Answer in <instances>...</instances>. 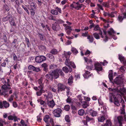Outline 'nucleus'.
<instances>
[{
  "label": "nucleus",
  "mask_w": 126,
  "mask_h": 126,
  "mask_svg": "<svg viewBox=\"0 0 126 126\" xmlns=\"http://www.w3.org/2000/svg\"><path fill=\"white\" fill-rule=\"evenodd\" d=\"M119 91L121 94H126V90L125 88H122L120 89Z\"/></svg>",
  "instance_id": "obj_40"
},
{
  "label": "nucleus",
  "mask_w": 126,
  "mask_h": 126,
  "mask_svg": "<svg viewBox=\"0 0 126 126\" xmlns=\"http://www.w3.org/2000/svg\"><path fill=\"white\" fill-rule=\"evenodd\" d=\"M100 63L101 64H102L103 65H107L108 63L107 61L104 60L103 62H101Z\"/></svg>",
  "instance_id": "obj_64"
},
{
  "label": "nucleus",
  "mask_w": 126,
  "mask_h": 126,
  "mask_svg": "<svg viewBox=\"0 0 126 126\" xmlns=\"http://www.w3.org/2000/svg\"><path fill=\"white\" fill-rule=\"evenodd\" d=\"M44 97L46 101L50 100L53 97V95L51 92L46 91V93L44 94Z\"/></svg>",
  "instance_id": "obj_4"
},
{
  "label": "nucleus",
  "mask_w": 126,
  "mask_h": 126,
  "mask_svg": "<svg viewBox=\"0 0 126 126\" xmlns=\"http://www.w3.org/2000/svg\"><path fill=\"white\" fill-rule=\"evenodd\" d=\"M36 94L38 96H41L42 94L41 90L40 89L39 91L37 92Z\"/></svg>",
  "instance_id": "obj_62"
},
{
  "label": "nucleus",
  "mask_w": 126,
  "mask_h": 126,
  "mask_svg": "<svg viewBox=\"0 0 126 126\" xmlns=\"http://www.w3.org/2000/svg\"><path fill=\"white\" fill-rule=\"evenodd\" d=\"M10 24L11 25L13 26H16V24L15 23V22L13 18L9 20Z\"/></svg>",
  "instance_id": "obj_39"
},
{
  "label": "nucleus",
  "mask_w": 126,
  "mask_h": 126,
  "mask_svg": "<svg viewBox=\"0 0 126 126\" xmlns=\"http://www.w3.org/2000/svg\"><path fill=\"white\" fill-rule=\"evenodd\" d=\"M8 119L9 120H14V122H16L18 120H19L20 119L19 118H17V117L14 116H13L11 115L9 116L8 117Z\"/></svg>",
  "instance_id": "obj_15"
},
{
  "label": "nucleus",
  "mask_w": 126,
  "mask_h": 126,
  "mask_svg": "<svg viewBox=\"0 0 126 126\" xmlns=\"http://www.w3.org/2000/svg\"><path fill=\"white\" fill-rule=\"evenodd\" d=\"M72 62L70 61L69 58L66 59L65 62V63L66 66L69 67L70 64Z\"/></svg>",
  "instance_id": "obj_30"
},
{
  "label": "nucleus",
  "mask_w": 126,
  "mask_h": 126,
  "mask_svg": "<svg viewBox=\"0 0 126 126\" xmlns=\"http://www.w3.org/2000/svg\"><path fill=\"white\" fill-rule=\"evenodd\" d=\"M71 54V53L70 51L66 52L64 51V53L63 55V57L66 59L70 57V55Z\"/></svg>",
  "instance_id": "obj_17"
},
{
  "label": "nucleus",
  "mask_w": 126,
  "mask_h": 126,
  "mask_svg": "<svg viewBox=\"0 0 126 126\" xmlns=\"http://www.w3.org/2000/svg\"><path fill=\"white\" fill-rule=\"evenodd\" d=\"M58 52L57 50L55 49H52L50 51V53L53 54H56Z\"/></svg>",
  "instance_id": "obj_42"
},
{
  "label": "nucleus",
  "mask_w": 126,
  "mask_h": 126,
  "mask_svg": "<svg viewBox=\"0 0 126 126\" xmlns=\"http://www.w3.org/2000/svg\"><path fill=\"white\" fill-rule=\"evenodd\" d=\"M46 56L50 59H52L53 61L54 60V57L51 54H47L46 55Z\"/></svg>",
  "instance_id": "obj_31"
},
{
  "label": "nucleus",
  "mask_w": 126,
  "mask_h": 126,
  "mask_svg": "<svg viewBox=\"0 0 126 126\" xmlns=\"http://www.w3.org/2000/svg\"><path fill=\"white\" fill-rule=\"evenodd\" d=\"M41 66L42 67H43L44 70V71H46L47 70V68L48 67V65L47 64L45 63H44L42 64Z\"/></svg>",
  "instance_id": "obj_38"
},
{
  "label": "nucleus",
  "mask_w": 126,
  "mask_h": 126,
  "mask_svg": "<svg viewBox=\"0 0 126 126\" xmlns=\"http://www.w3.org/2000/svg\"><path fill=\"white\" fill-rule=\"evenodd\" d=\"M46 102L48 106L51 108H53L55 105V103L53 99L52 100H49L46 101Z\"/></svg>",
  "instance_id": "obj_13"
},
{
  "label": "nucleus",
  "mask_w": 126,
  "mask_h": 126,
  "mask_svg": "<svg viewBox=\"0 0 126 126\" xmlns=\"http://www.w3.org/2000/svg\"><path fill=\"white\" fill-rule=\"evenodd\" d=\"M51 74L53 77L55 79H56L59 77V74H60L62 75L63 74V72L61 69H57L56 70H54L52 72Z\"/></svg>",
  "instance_id": "obj_3"
},
{
  "label": "nucleus",
  "mask_w": 126,
  "mask_h": 126,
  "mask_svg": "<svg viewBox=\"0 0 126 126\" xmlns=\"http://www.w3.org/2000/svg\"><path fill=\"white\" fill-rule=\"evenodd\" d=\"M89 112L90 114L93 117L96 116L97 114V112L91 109H90Z\"/></svg>",
  "instance_id": "obj_16"
},
{
  "label": "nucleus",
  "mask_w": 126,
  "mask_h": 126,
  "mask_svg": "<svg viewBox=\"0 0 126 126\" xmlns=\"http://www.w3.org/2000/svg\"><path fill=\"white\" fill-rule=\"evenodd\" d=\"M73 77L71 76L69 77L68 80V83L69 85L73 83Z\"/></svg>",
  "instance_id": "obj_29"
},
{
  "label": "nucleus",
  "mask_w": 126,
  "mask_h": 126,
  "mask_svg": "<svg viewBox=\"0 0 126 126\" xmlns=\"http://www.w3.org/2000/svg\"><path fill=\"white\" fill-rule=\"evenodd\" d=\"M1 89L2 90H6L7 89H10L11 88V87L8 88L7 86V85H3L1 87Z\"/></svg>",
  "instance_id": "obj_43"
},
{
  "label": "nucleus",
  "mask_w": 126,
  "mask_h": 126,
  "mask_svg": "<svg viewBox=\"0 0 126 126\" xmlns=\"http://www.w3.org/2000/svg\"><path fill=\"white\" fill-rule=\"evenodd\" d=\"M86 119L87 121H90L91 120H94V119L93 118H90L88 116H87L86 117Z\"/></svg>",
  "instance_id": "obj_61"
},
{
  "label": "nucleus",
  "mask_w": 126,
  "mask_h": 126,
  "mask_svg": "<svg viewBox=\"0 0 126 126\" xmlns=\"http://www.w3.org/2000/svg\"><path fill=\"white\" fill-rule=\"evenodd\" d=\"M5 123L4 120H0V126H3Z\"/></svg>",
  "instance_id": "obj_49"
},
{
  "label": "nucleus",
  "mask_w": 126,
  "mask_h": 126,
  "mask_svg": "<svg viewBox=\"0 0 126 126\" xmlns=\"http://www.w3.org/2000/svg\"><path fill=\"white\" fill-rule=\"evenodd\" d=\"M37 120L38 122H41L42 120V118L40 115H39L37 116Z\"/></svg>",
  "instance_id": "obj_59"
},
{
  "label": "nucleus",
  "mask_w": 126,
  "mask_h": 126,
  "mask_svg": "<svg viewBox=\"0 0 126 126\" xmlns=\"http://www.w3.org/2000/svg\"><path fill=\"white\" fill-rule=\"evenodd\" d=\"M71 51L72 52L75 54H76L78 52L77 50L75 48L73 47H72V48L71 49Z\"/></svg>",
  "instance_id": "obj_37"
},
{
  "label": "nucleus",
  "mask_w": 126,
  "mask_h": 126,
  "mask_svg": "<svg viewBox=\"0 0 126 126\" xmlns=\"http://www.w3.org/2000/svg\"><path fill=\"white\" fill-rule=\"evenodd\" d=\"M109 78L110 82L113 83V74H109Z\"/></svg>",
  "instance_id": "obj_44"
},
{
  "label": "nucleus",
  "mask_w": 126,
  "mask_h": 126,
  "mask_svg": "<svg viewBox=\"0 0 126 126\" xmlns=\"http://www.w3.org/2000/svg\"><path fill=\"white\" fill-rule=\"evenodd\" d=\"M62 70L65 73H67L69 71L68 68L66 66L63 67L62 68Z\"/></svg>",
  "instance_id": "obj_45"
},
{
  "label": "nucleus",
  "mask_w": 126,
  "mask_h": 126,
  "mask_svg": "<svg viewBox=\"0 0 126 126\" xmlns=\"http://www.w3.org/2000/svg\"><path fill=\"white\" fill-rule=\"evenodd\" d=\"M48 87L49 89L51 90L52 91L54 92H55L56 91V90L55 89H54L53 87H52L50 86H49Z\"/></svg>",
  "instance_id": "obj_54"
},
{
  "label": "nucleus",
  "mask_w": 126,
  "mask_h": 126,
  "mask_svg": "<svg viewBox=\"0 0 126 126\" xmlns=\"http://www.w3.org/2000/svg\"><path fill=\"white\" fill-rule=\"evenodd\" d=\"M119 59L122 63L124 65L126 66V60L124 57L121 55L119 54Z\"/></svg>",
  "instance_id": "obj_12"
},
{
  "label": "nucleus",
  "mask_w": 126,
  "mask_h": 126,
  "mask_svg": "<svg viewBox=\"0 0 126 126\" xmlns=\"http://www.w3.org/2000/svg\"><path fill=\"white\" fill-rule=\"evenodd\" d=\"M46 77L47 78L51 80H52L53 78L51 73V74H47L46 75Z\"/></svg>",
  "instance_id": "obj_35"
},
{
  "label": "nucleus",
  "mask_w": 126,
  "mask_h": 126,
  "mask_svg": "<svg viewBox=\"0 0 126 126\" xmlns=\"http://www.w3.org/2000/svg\"><path fill=\"white\" fill-rule=\"evenodd\" d=\"M14 96L13 95H12L8 99V100L10 102L12 101L14 99Z\"/></svg>",
  "instance_id": "obj_57"
},
{
  "label": "nucleus",
  "mask_w": 126,
  "mask_h": 126,
  "mask_svg": "<svg viewBox=\"0 0 126 126\" xmlns=\"http://www.w3.org/2000/svg\"><path fill=\"white\" fill-rule=\"evenodd\" d=\"M70 66H71L74 68H75L76 67V66L75 64L72 62L70 63Z\"/></svg>",
  "instance_id": "obj_63"
},
{
  "label": "nucleus",
  "mask_w": 126,
  "mask_h": 126,
  "mask_svg": "<svg viewBox=\"0 0 126 126\" xmlns=\"http://www.w3.org/2000/svg\"><path fill=\"white\" fill-rule=\"evenodd\" d=\"M68 97V98L66 99V101L67 103H71L72 102V99L71 98H70L69 96Z\"/></svg>",
  "instance_id": "obj_58"
},
{
  "label": "nucleus",
  "mask_w": 126,
  "mask_h": 126,
  "mask_svg": "<svg viewBox=\"0 0 126 126\" xmlns=\"http://www.w3.org/2000/svg\"><path fill=\"white\" fill-rule=\"evenodd\" d=\"M20 123L23 126H27L28 124V121L27 120L26 121H25L23 119H21Z\"/></svg>",
  "instance_id": "obj_20"
},
{
  "label": "nucleus",
  "mask_w": 126,
  "mask_h": 126,
  "mask_svg": "<svg viewBox=\"0 0 126 126\" xmlns=\"http://www.w3.org/2000/svg\"><path fill=\"white\" fill-rule=\"evenodd\" d=\"M63 26L65 27V30L66 33L68 35H69L71 32V31L74 30L72 28V27L70 26H68L66 24H63Z\"/></svg>",
  "instance_id": "obj_6"
},
{
  "label": "nucleus",
  "mask_w": 126,
  "mask_h": 126,
  "mask_svg": "<svg viewBox=\"0 0 126 126\" xmlns=\"http://www.w3.org/2000/svg\"><path fill=\"white\" fill-rule=\"evenodd\" d=\"M125 105L124 104H122V108L120 109V113L121 114H125Z\"/></svg>",
  "instance_id": "obj_22"
},
{
  "label": "nucleus",
  "mask_w": 126,
  "mask_h": 126,
  "mask_svg": "<svg viewBox=\"0 0 126 126\" xmlns=\"http://www.w3.org/2000/svg\"><path fill=\"white\" fill-rule=\"evenodd\" d=\"M2 104L3 107L5 108H8L10 105L9 103L5 100H4L3 101Z\"/></svg>",
  "instance_id": "obj_21"
},
{
  "label": "nucleus",
  "mask_w": 126,
  "mask_h": 126,
  "mask_svg": "<svg viewBox=\"0 0 126 126\" xmlns=\"http://www.w3.org/2000/svg\"><path fill=\"white\" fill-rule=\"evenodd\" d=\"M34 68H35V67L32 65H30L28 67V68L29 69L33 71L34 70Z\"/></svg>",
  "instance_id": "obj_53"
},
{
  "label": "nucleus",
  "mask_w": 126,
  "mask_h": 126,
  "mask_svg": "<svg viewBox=\"0 0 126 126\" xmlns=\"http://www.w3.org/2000/svg\"><path fill=\"white\" fill-rule=\"evenodd\" d=\"M48 19L50 20H51L54 21L56 20L55 17L52 15H51L48 17Z\"/></svg>",
  "instance_id": "obj_50"
},
{
  "label": "nucleus",
  "mask_w": 126,
  "mask_h": 126,
  "mask_svg": "<svg viewBox=\"0 0 126 126\" xmlns=\"http://www.w3.org/2000/svg\"><path fill=\"white\" fill-rule=\"evenodd\" d=\"M126 69V66L125 65L121 66L120 68V71L122 73L124 72Z\"/></svg>",
  "instance_id": "obj_32"
},
{
  "label": "nucleus",
  "mask_w": 126,
  "mask_h": 126,
  "mask_svg": "<svg viewBox=\"0 0 126 126\" xmlns=\"http://www.w3.org/2000/svg\"><path fill=\"white\" fill-rule=\"evenodd\" d=\"M118 19L119 22H121L123 20V18L122 16H119L118 17Z\"/></svg>",
  "instance_id": "obj_56"
},
{
  "label": "nucleus",
  "mask_w": 126,
  "mask_h": 126,
  "mask_svg": "<svg viewBox=\"0 0 126 126\" xmlns=\"http://www.w3.org/2000/svg\"><path fill=\"white\" fill-rule=\"evenodd\" d=\"M117 120L120 126H121L122 125L123 121V118L121 116H118L117 118Z\"/></svg>",
  "instance_id": "obj_18"
},
{
  "label": "nucleus",
  "mask_w": 126,
  "mask_h": 126,
  "mask_svg": "<svg viewBox=\"0 0 126 126\" xmlns=\"http://www.w3.org/2000/svg\"><path fill=\"white\" fill-rule=\"evenodd\" d=\"M95 69L98 73L99 72L102 71L103 70L102 67L101 65L98 63L96 62L94 64Z\"/></svg>",
  "instance_id": "obj_9"
},
{
  "label": "nucleus",
  "mask_w": 126,
  "mask_h": 126,
  "mask_svg": "<svg viewBox=\"0 0 126 126\" xmlns=\"http://www.w3.org/2000/svg\"><path fill=\"white\" fill-rule=\"evenodd\" d=\"M62 111V109L60 108H58L54 110L53 114L54 116L59 117L61 116V114Z\"/></svg>",
  "instance_id": "obj_5"
},
{
  "label": "nucleus",
  "mask_w": 126,
  "mask_h": 126,
  "mask_svg": "<svg viewBox=\"0 0 126 126\" xmlns=\"http://www.w3.org/2000/svg\"><path fill=\"white\" fill-rule=\"evenodd\" d=\"M103 5H104L105 7H106L108 8L109 7V2H106L104 3L103 4Z\"/></svg>",
  "instance_id": "obj_60"
},
{
  "label": "nucleus",
  "mask_w": 126,
  "mask_h": 126,
  "mask_svg": "<svg viewBox=\"0 0 126 126\" xmlns=\"http://www.w3.org/2000/svg\"><path fill=\"white\" fill-rule=\"evenodd\" d=\"M64 109L66 111H68L70 109V107L68 105H66L64 106Z\"/></svg>",
  "instance_id": "obj_51"
},
{
  "label": "nucleus",
  "mask_w": 126,
  "mask_h": 126,
  "mask_svg": "<svg viewBox=\"0 0 126 126\" xmlns=\"http://www.w3.org/2000/svg\"><path fill=\"white\" fill-rule=\"evenodd\" d=\"M114 82L115 84L117 85H120L123 83V80L121 78L117 77L114 79Z\"/></svg>",
  "instance_id": "obj_11"
},
{
  "label": "nucleus",
  "mask_w": 126,
  "mask_h": 126,
  "mask_svg": "<svg viewBox=\"0 0 126 126\" xmlns=\"http://www.w3.org/2000/svg\"><path fill=\"white\" fill-rule=\"evenodd\" d=\"M65 120L68 122H70V117L68 115H66L65 117Z\"/></svg>",
  "instance_id": "obj_47"
},
{
  "label": "nucleus",
  "mask_w": 126,
  "mask_h": 126,
  "mask_svg": "<svg viewBox=\"0 0 126 126\" xmlns=\"http://www.w3.org/2000/svg\"><path fill=\"white\" fill-rule=\"evenodd\" d=\"M38 102L41 105H43V107H46V105L45 104L44 101L40 99H38L37 100Z\"/></svg>",
  "instance_id": "obj_23"
},
{
  "label": "nucleus",
  "mask_w": 126,
  "mask_h": 126,
  "mask_svg": "<svg viewBox=\"0 0 126 126\" xmlns=\"http://www.w3.org/2000/svg\"><path fill=\"white\" fill-rule=\"evenodd\" d=\"M102 20L104 22V27L105 28H107L109 27V25L108 24V21L105 20V19L102 18Z\"/></svg>",
  "instance_id": "obj_19"
},
{
  "label": "nucleus",
  "mask_w": 126,
  "mask_h": 126,
  "mask_svg": "<svg viewBox=\"0 0 126 126\" xmlns=\"http://www.w3.org/2000/svg\"><path fill=\"white\" fill-rule=\"evenodd\" d=\"M71 6L73 7L75 9L79 10L82 7H85L86 6L82 4H80L79 2H78L74 4H72Z\"/></svg>",
  "instance_id": "obj_7"
},
{
  "label": "nucleus",
  "mask_w": 126,
  "mask_h": 126,
  "mask_svg": "<svg viewBox=\"0 0 126 126\" xmlns=\"http://www.w3.org/2000/svg\"><path fill=\"white\" fill-rule=\"evenodd\" d=\"M46 60V57L43 56H36L35 58V61L38 63H40Z\"/></svg>",
  "instance_id": "obj_8"
},
{
  "label": "nucleus",
  "mask_w": 126,
  "mask_h": 126,
  "mask_svg": "<svg viewBox=\"0 0 126 126\" xmlns=\"http://www.w3.org/2000/svg\"><path fill=\"white\" fill-rule=\"evenodd\" d=\"M114 103L115 105L116 106H119L120 105L118 100L116 99L115 98L114 99Z\"/></svg>",
  "instance_id": "obj_46"
},
{
  "label": "nucleus",
  "mask_w": 126,
  "mask_h": 126,
  "mask_svg": "<svg viewBox=\"0 0 126 126\" xmlns=\"http://www.w3.org/2000/svg\"><path fill=\"white\" fill-rule=\"evenodd\" d=\"M83 102L82 105L83 108H86L88 106H89V103H88L86 101H84Z\"/></svg>",
  "instance_id": "obj_28"
},
{
  "label": "nucleus",
  "mask_w": 126,
  "mask_h": 126,
  "mask_svg": "<svg viewBox=\"0 0 126 126\" xmlns=\"http://www.w3.org/2000/svg\"><path fill=\"white\" fill-rule=\"evenodd\" d=\"M84 59L85 61L87 62V63H92V62L91 60L90 59H88L87 58L85 57H84Z\"/></svg>",
  "instance_id": "obj_55"
},
{
  "label": "nucleus",
  "mask_w": 126,
  "mask_h": 126,
  "mask_svg": "<svg viewBox=\"0 0 126 126\" xmlns=\"http://www.w3.org/2000/svg\"><path fill=\"white\" fill-rule=\"evenodd\" d=\"M108 33L109 35L113 36V34L115 33V32L112 29L110 28L108 31Z\"/></svg>",
  "instance_id": "obj_27"
},
{
  "label": "nucleus",
  "mask_w": 126,
  "mask_h": 126,
  "mask_svg": "<svg viewBox=\"0 0 126 126\" xmlns=\"http://www.w3.org/2000/svg\"><path fill=\"white\" fill-rule=\"evenodd\" d=\"M44 120L47 124L49 125H51L52 126H54V123L53 119L52 118H50L49 115H46L44 116Z\"/></svg>",
  "instance_id": "obj_2"
},
{
  "label": "nucleus",
  "mask_w": 126,
  "mask_h": 126,
  "mask_svg": "<svg viewBox=\"0 0 126 126\" xmlns=\"http://www.w3.org/2000/svg\"><path fill=\"white\" fill-rule=\"evenodd\" d=\"M84 113V111L83 109H81L79 110L78 111V114L80 116H83Z\"/></svg>",
  "instance_id": "obj_25"
},
{
  "label": "nucleus",
  "mask_w": 126,
  "mask_h": 126,
  "mask_svg": "<svg viewBox=\"0 0 126 126\" xmlns=\"http://www.w3.org/2000/svg\"><path fill=\"white\" fill-rule=\"evenodd\" d=\"M58 92H62L64 91L65 89L66 88V87L61 83H59L57 85Z\"/></svg>",
  "instance_id": "obj_10"
},
{
  "label": "nucleus",
  "mask_w": 126,
  "mask_h": 126,
  "mask_svg": "<svg viewBox=\"0 0 126 126\" xmlns=\"http://www.w3.org/2000/svg\"><path fill=\"white\" fill-rule=\"evenodd\" d=\"M30 5L28 6V9L33 10V7L34 9H35L36 7V4L34 3L31 2L30 3Z\"/></svg>",
  "instance_id": "obj_14"
},
{
  "label": "nucleus",
  "mask_w": 126,
  "mask_h": 126,
  "mask_svg": "<svg viewBox=\"0 0 126 126\" xmlns=\"http://www.w3.org/2000/svg\"><path fill=\"white\" fill-rule=\"evenodd\" d=\"M99 34H98L97 33H93V35L94 37L96 39H100V36H99Z\"/></svg>",
  "instance_id": "obj_36"
},
{
  "label": "nucleus",
  "mask_w": 126,
  "mask_h": 126,
  "mask_svg": "<svg viewBox=\"0 0 126 126\" xmlns=\"http://www.w3.org/2000/svg\"><path fill=\"white\" fill-rule=\"evenodd\" d=\"M44 79L42 77H41L40 79H38V81L39 84L41 85L43 84L42 83Z\"/></svg>",
  "instance_id": "obj_48"
},
{
  "label": "nucleus",
  "mask_w": 126,
  "mask_h": 126,
  "mask_svg": "<svg viewBox=\"0 0 126 126\" xmlns=\"http://www.w3.org/2000/svg\"><path fill=\"white\" fill-rule=\"evenodd\" d=\"M105 119V117L103 116H99L98 119V122H103Z\"/></svg>",
  "instance_id": "obj_24"
},
{
  "label": "nucleus",
  "mask_w": 126,
  "mask_h": 126,
  "mask_svg": "<svg viewBox=\"0 0 126 126\" xmlns=\"http://www.w3.org/2000/svg\"><path fill=\"white\" fill-rule=\"evenodd\" d=\"M57 67V65L54 64H53L50 65V68L51 69H54Z\"/></svg>",
  "instance_id": "obj_52"
},
{
  "label": "nucleus",
  "mask_w": 126,
  "mask_h": 126,
  "mask_svg": "<svg viewBox=\"0 0 126 126\" xmlns=\"http://www.w3.org/2000/svg\"><path fill=\"white\" fill-rule=\"evenodd\" d=\"M112 123L110 120H107L105 124V126H111Z\"/></svg>",
  "instance_id": "obj_33"
},
{
  "label": "nucleus",
  "mask_w": 126,
  "mask_h": 126,
  "mask_svg": "<svg viewBox=\"0 0 126 126\" xmlns=\"http://www.w3.org/2000/svg\"><path fill=\"white\" fill-rule=\"evenodd\" d=\"M90 73V72L88 71H85V74L83 75V76L84 78H88L89 76V74Z\"/></svg>",
  "instance_id": "obj_34"
},
{
  "label": "nucleus",
  "mask_w": 126,
  "mask_h": 126,
  "mask_svg": "<svg viewBox=\"0 0 126 126\" xmlns=\"http://www.w3.org/2000/svg\"><path fill=\"white\" fill-rule=\"evenodd\" d=\"M93 30L94 31H99V32L98 33L99 34L101 35V37L103 38L105 37V38L104 39V40L105 41H106L108 40V38L106 36V33L105 31L103 30V31L100 29L98 25H95L93 29Z\"/></svg>",
  "instance_id": "obj_1"
},
{
  "label": "nucleus",
  "mask_w": 126,
  "mask_h": 126,
  "mask_svg": "<svg viewBox=\"0 0 126 126\" xmlns=\"http://www.w3.org/2000/svg\"><path fill=\"white\" fill-rule=\"evenodd\" d=\"M50 13L52 15H57L58 14V11L54 9L51 10L50 11Z\"/></svg>",
  "instance_id": "obj_26"
},
{
  "label": "nucleus",
  "mask_w": 126,
  "mask_h": 126,
  "mask_svg": "<svg viewBox=\"0 0 126 126\" xmlns=\"http://www.w3.org/2000/svg\"><path fill=\"white\" fill-rule=\"evenodd\" d=\"M87 38L89 40L90 43H92L94 41V38L92 36L88 35L87 36Z\"/></svg>",
  "instance_id": "obj_41"
}]
</instances>
